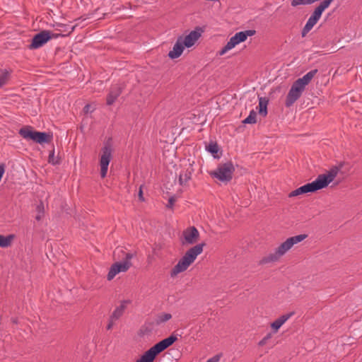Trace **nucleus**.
<instances>
[{
  "label": "nucleus",
  "instance_id": "393cba45",
  "mask_svg": "<svg viewBox=\"0 0 362 362\" xmlns=\"http://www.w3.org/2000/svg\"><path fill=\"white\" fill-rule=\"evenodd\" d=\"M206 150L211 153L214 158H219V156L217 155L219 147L216 142L211 141L206 146Z\"/></svg>",
  "mask_w": 362,
  "mask_h": 362
},
{
  "label": "nucleus",
  "instance_id": "5701e85b",
  "mask_svg": "<svg viewBox=\"0 0 362 362\" xmlns=\"http://www.w3.org/2000/svg\"><path fill=\"white\" fill-rule=\"evenodd\" d=\"M269 99L266 97L259 98V114L262 117H266L267 115V105Z\"/></svg>",
  "mask_w": 362,
  "mask_h": 362
},
{
  "label": "nucleus",
  "instance_id": "4be33fe9",
  "mask_svg": "<svg viewBox=\"0 0 362 362\" xmlns=\"http://www.w3.org/2000/svg\"><path fill=\"white\" fill-rule=\"evenodd\" d=\"M127 303H130V300L122 301L121 305L119 307H117L110 315L112 319L117 320L123 315L124 311L126 309V304Z\"/></svg>",
  "mask_w": 362,
  "mask_h": 362
},
{
  "label": "nucleus",
  "instance_id": "9b49d317",
  "mask_svg": "<svg viewBox=\"0 0 362 362\" xmlns=\"http://www.w3.org/2000/svg\"><path fill=\"white\" fill-rule=\"evenodd\" d=\"M50 39H52V32L49 30H42L33 36L28 47L30 49H37L44 45Z\"/></svg>",
  "mask_w": 362,
  "mask_h": 362
},
{
  "label": "nucleus",
  "instance_id": "bb28decb",
  "mask_svg": "<svg viewBox=\"0 0 362 362\" xmlns=\"http://www.w3.org/2000/svg\"><path fill=\"white\" fill-rule=\"evenodd\" d=\"M172 318V315L170 313H162L157 315L156 319V325L164 323Z\"/></svg>",
  "mask_w": 362,
  "mask_h": 362
},
{
  "label": "nucleus",
  "instance_id": "20e7f679",
  "mask_svg": "<svg viewBox=\"0 0 362 362\" xmlns=\"http://www.w3.org/2000/svg\"><path fill=\"white\" fill-rule=\"evenodd\" d=\"M205 245L204 243H202L189 249L178 261L177 264L171 269L170 276L173 278L178 274L186 271L194 262L197 256L203 252V248Z\"/></svg>",
  "mask_w": 362,
  "mask_h": 362
},
{
  "label": "nucleus",
  "instance_id": "f3484780",
  "mask_svg": "<svg viewBox=\"0 0 362 362\" xmlns=\"http://www.w3.org/2000/svg\"><path fill=\"white\" fill-rule=\"evenodd\" d=\"M133 257L134 255L132 253H125L124 260L123 262H115L114 264L116 266V267H117L119 272H127L132 265L130 260Z\"/></svg>",
  "mask_w": 362,
  "mask_h": 362
},
{
  "label": "nucleus",
  "instance_id": "c756f323",
  "mask_svg": "<svg viewBox=\"0 0 362 362\" xmlns=\"http://www.w3.org/2000/svg\"><path fill=\"white\" fill-rule=\"evenodd\" d=\"M153 327L152 324L146 325L145 324L143 325L139 332L141 335H148L152 332Z\"/></svg>",
  "mask_w": 362,
  "mask_h": 362
},
{
  "label": "nucleus",
  "instance_id": "9d476101",
  "mask_svg": "<svg viewBox=\"0 0 362 362\" xmlns=\"http://www.w3.org/2000/svg\"><path fill=\"white\" fill-rule=\"evenodd\" d=\"M305 88L297 81H294L290 88L285 101V105L287 107H291L293 103L300 98Z\"/></svg>",
  "mask_w": 362,
  "mask_h": 362
},
{
  "label": "nucleus",
  "instance_id": "b1692460",
  "mask_svg": "<svg viewBox=\"0 0 362 362\" xmlns=\"http://www.w3.org/2000/svg\"><path fill=\"white\" fill-rule=\"evenodd\" d=\"M11 70L0 69V88L8 81Z\"/></svg>",
  "mask_w": 362,
  "mask_h": 362
},
{
  "label": "nucleus",
  "instance_id": "e433bc0d",
  "mask_svg": "<svg viewBox=\"0 0 362 362\" xmlns=\"http://www.w3.org/2000/svg\"><path fill=\"white\" fill-rule=\"evenodd\" d=\"M221 358V355H215L212 358L207 360L206 362H218Z\"/></svg>",
  "mask_w": 362,
  "mask_h": 362
},
{
  "label": "nucleus",
  "instance_id": "a211bd4d",
  "mask_svg": "<svg viewBox=\"0 0 362 362\" xmlns=\"http://www.w3.org/2000/svg\"><path fill=\"white\" fill-rule=\"evenodd\" d=\"M293 313H289L286 315H283L274 321L271 324V327L274 330V332H276L278 329L284 325V323L288 320L292 315Z\"/></svg>",
  "mask_w": 362,
  "mask_h": 362
},
{
  "label": "nucleus",
  "instance_id": "dca6fc26",
  "mask_svg": "<svg viewBox=\"0 0 362 362\" xmlns=\"http://www.w3.org/2000/svg\"><path fill=\"white\" fill-rule=\"evenodd\" d=\"M184 48L183 43H182V36H180L174 45L173 50L169 52L168 57L171 59L178 58L182 54Z\"/></svg>",
  "mask_w": 362,
  "mask_h": 362
},
{
  "label": "nucleus",
  "instance_id": "f03ea898",
  "mask_svg": "<svg viewBox=\"0 0 362 362\" xmlns=\"http://www.w3.org/2000/svg\"><path fill=\"white\" fill-rule=\"evenodd\" d=\"M308 237L307 234H300L286 239L277 248L274 253H270L262 257L258 262L259 265H264L272 262H275L288 251L295 244L304 240Z\"/></svg>",
  "mask_w": 362,
  "mask_h": 362
},
{
  "label": "nucleus",
  "instance_id": "1a4fd4ad",
  "mask_svg": "<svg viewBox=\"0 0 362 362\" xmlns=\"http://www.w3.org/2000/svg\"><path fill=\"white\" fill-rule=\"evenodd\" d=\"M102 153L100 159V176L104 178L107 175L108 165L112 159V148L111 144L107 141L102 148Z\"/></svg>",
  "mask_w": 362,
  "mask_h": 362
},
{
  "label": "nucleus",
  "instance_id": "ea45409f",
  "mask_svg": "<svg viewBox=\"0 0 362 362\" xmlns=\"http://www.w3.org/2000/svg\"><path fill=\"white\" fill-rule=\"evenodd\" d=\"M59 36H64V35H62V34H55V33H52V38H57V37H58Z\"/></svg>",
  "mask_w": 362,
  "mask_h": 362
},
{
  "label": "nucleus",
  "instance_id": "f8f14e48",
  "mask_svg": "<svg viewBox=\"0 0 362 362\" xmlns=\"http://www.w3.org/2000/svg\"><path fill=\"white\" fill-rule=\"evenodd\" d=\"M183 240L182 245H193L197 243L199 238V233L194 226L187 228L182 232Z\"/></svg>",
  "mask_w": 362,
  "mask_h": 362
},
{
  "label": "nucleus",
  "instance_id": "cd10ccee",
  "mask_svg": "<svg viewBox=\"0 0 362 362\" xmlns=\"http://www.w3.org/2000/svg\"><path fill=\"white\" fill-rule=\"evenodd\" d=\"M257 113L254 110H252L250 115L243 121V124H255L257 122Z\"/></svg>",
  "mask_w": 362,
  "mask_h": 362
},
{
  "label": "nucleus",
  "instance_id": "aec40b11",
  "mask_svg": "<svg viewBox=\"0 0 362 362\" xmlns=\"http://www.w3.org/2000/svg\"><path fill=\"white\" fill-rule=\"evenodd\" d=\"M318 70L317 69H313L308 72L302 78H298L296 81L305 88V86L311 81V80L314 78Z\"/></svg>",
  "mask_w": 362,
  "mask_h": 362
},
{
  "label": "nucleus",
  "instance_id": "a19ab883",
  "mask_svg": "<svg viewBox=\"0 0 362 362\" xmlns=\"http://www.w3.org/2000/svg\"><path fill=\"white\" fill-rule=\"evenodd\" d=\"M35 219L40 221L41 219V216L40 214L36 216Z\"/></svg>",
  "mask_w": 362,
  "mask_h": 362
},
{
  "label": "nucleus",
  "instance_id": "4c0bfd02",
  "mask_svg": "<svg viewBox=\"0 0 362 362\" xmlns=\"http://www.w3.org/2000/svg\"><path fill=\"white\" fill-rule=\"evenodd\" d=\"M139 199L141 202H144V196H143V191H142V185L140 186L139 187Z\"/></svg>",
  "mask_w": 362,
  "mask_h": 362
},
{
  "label": "nucleus",
  "instance_id": "6e6552de",
  "mask_svg": "<svg viewBox=\"0 0 362 362\" xmlns=\"http://www.w3.org/2000/svg\"><path fill=\"white\" fill-rule=\"evenodd\" d=\"M256 31L255 30H247L236 33L235 35L229 40L227 44L219 51V55H223L228 50L235 47L237 45L245 42L247 37L254 35Z\"/></svg>",
  "mask_w": 362,
  "mask_h": 362
},
{
  "label": "nucleus",
  "instance_id": "39448f33",
  "mask_svg": "<svg viewBox=\"0 0 362 362\" xmlns=\"http://www.w3.org/2000/svg\"><path fill=\"white\" fill-rule=\"evenodd\" d=\"M177 340V338L175 335H170L151 347L136 362H153L158 355L173 345Z\"/></svg>",
  "mask_w": 362,
  "mask_h": 362
},
{
  "label": "nucleus",
  "instance_id": "a878e982",
  "mask_svg": "<svg viewBox=\"0 0 362 362\" xmlns=\"http://www.w3.org/2000/svg\"><path fill=\"white\" fill-rule=\"evenodd\" d=\"M13 235H9L8 236H4L0 235V247H7L11 244V241L13 239Z\"/></svg>",
  "mask_w": 362,
  "mask_h": 362
},
{
  "label": "nucleus",
  "instance_id": "412c9836",
  "mask_svg": "<svg viewBox=\"0 0 362 362\" xmlns=\"http://www.w3.org/2000/svg\"><path fill=\"white\" fill-rule=\"evenodd\" d=\"M193 172V169L192 167L186 169L185 171L182 172L179 175V183L182 186H185L187 185V182L191 180L192 174Z\"/></svg>",
  "mask_w": 362,
  "mask_h": 362
},
{
  "label": "nucleus",
  "instance_id": "473e14b6",
  "mask_svg": "<svg viewBox=\"0 0 362 362\" xmlns=\"http://www.w3.org/2000/svg\"><path fill=\"white\" fill-rule=\"evenodd\" d=\"M175 202H176V197L175 195L171 196L168 199V203L166 205V207L168 209H173Z\"/></svg>",
  "mask_w": 362,
  "mask_h": 362
},
{
  "label": "nucleus",
  "instance_id": "7ed1b4c3",
  "mask_svg": "<svg viewBox=\"0 0 362 362\" xmlns=\"http://www.w3.org/2000/svg\"><path fill=\"white\" fill-rule=\"evenodd\" d=\"M308 237L307 234H300L286 239L277 248L274 253H270L262 257L258 262L259 265H264L272 262H275L288 251L295 244L304 240Z\"/></svg>",
  "mask_w": 362,
  "mask_h": 362
},
{
  "label": "nucleus",
  "instance_id": "ddd939ff",
  "mask_svg": "<svg viewBox=\"0 0 362 362\" xmlns=\"http://www.w3.org/2000/svg\"><path fill=\"white\" fill-rule=\"evenodd\" d=\"M322 12L319 11L317 8H315L310 17L308 18L305 25L301 31L302 37H305L317 23L322 16Z\"/></svg>",
  "mask_w": 362,
  "mask_h": 362
},
{
  "label": "nucleus",
  "instance_id": "f257e3e1",
  "mask_svg": "<svg viewBox=\"0 0 362 362\" xmlns=\"http://www.w3.org/2000/svg\"><path fill=\"white\" fill-rule=\"evenodd\" d=\"M349 165L345 162H340L339 165L332 167L327 173L320 174L317 179L310 182L314 192L327 187L337 177L338 173L346 174L349 170Z\"/></svg>",
  "mask_w": 362,
  "mask_h": 362
},
{
  "label": "nucleus",
  "instance_id": "6ab92c4d",
  "mask_svg": "<svg viewBox=\"0 0 362 362\" xmlns=\"http://www.w3.org/2000/svg\"><path fill=\"white\" fill-rule=\"evenodd\" d=\"M308 192H314L313 190V188L311 187L310 182L307 183V184L297 188L296 189L292 191L288 194V197H293L298 196L300 194H306Z\"/></svg>",
  "mask_w": 362,
  "mask_h": 362
},
{
  "label": "nucleus",
  "instance_id": "58836bf2",
  "mask_svg": "<svg viewBox=\"0 0 362 362\" xmlns=\"http://www.w3.org/2000/svg\"><path fill=\"white\" fill-rule=\"evenodd\" d=\"M90 107H91L90 105H89V104L86 105L85 107H83V112L85 113H88L89 112H91Z\"/></svg>",
  "mask_w": 362,
  "mask_h": 362
},
{
  "label": "nucleus",
  "instance_id": "c9c22d12",
  "mask_svg": "<svg viewBox=\"0 0 362 362\" xmlns=\"http://www.w3.org/2000/svg\"><path fill=\"white\" fill-rule=\"evenodd\" d=\"M117 320L115 319H112V317L110 316V318H109V322L107 325V330H110L112 328L113 325H114V322L116 321Z\"/></svg>",
  "mask_w": 362,
  "mask_h": 362
},
{
  "label": "nucleus",
  "instance_id": "4468645a",
  "mask_svg": "<svg viewBox=\"0 0 362 362\" xmlns=\"http://www.w3.org/2000/svg\"><path fill=\"white\" fill-rule=\"evenodd\" d=\"M202 32L203 29L200 27H197L195 30L191 31L185 37L184 40L182 39V43H183L184 47L189 48L193 46L201 37Z\"/></svg>",
  "mask_w": 362,
  "mask_h": 362
},
{
  "label": "nucleus",
  "instance_id": "2f4dec72",
  "mask_svg": "<svg viewBox=\"0 0 362 362\" xmlns=\"http://www.w3.org/2000/svg\"><path fill=\"white\" fill-rule=\"evenodd\" d=\"M48 162L49 163L53 164V165H56V164H59V160L58 157L56 158L54 156V148L49 152V157H48Z\"/></svg>",
  "mask_w": 362,
  "mask_h": 362
},
{
  "label": "nucleus",
  "instance_id": "423d86ee",
  "mask_svg": "<svg viewBox=\"0 0 362 362\" xmlns=\"http://www.w3.org/2000/svg\"><path fill=\"white\" fill-rule=\"evenodd\" d=\"M19 134L26 139H30L38 144L50 143L52 140V134L34 131L33 127L26 126L19 130Z\"/></svg>",
  "mask_w": 362,
  "mask_h": 362
},
{
  "label": "nucleus",
  "instance_id": "0eeeda50",
  "mask_svg": "<svg viewBox=\"0 0 362 362\" xmlns=\"http://www.w3.org/2000/svg\"><path fill=\"white\" fill-rule=\"evenodd\" d=\"M235 168L231 161L218 164L216 170L210 173L212 177H215L223 182H228L233 178Z\"/></svg>",
  "mask_w": 362,
  "mask_h": 362
},
{
  "label": "nucleus",
  "instance_id": "79ce46f5",
  "mask_svg": "<svg viewBox=\"0 0 362 362\" xmlns=\"http://www.w3.org/2000/svg\"><path fill=\"white\" fill-rule=\"evenodd\" d=\"M58 26H59V27H64L65 25H64V24H59Z\"/></svg>",
  "mask_w": 362,
  "mask_h": 362
},
{
  "label": "nucleus",
  "instance_id": "c85d7f7f",
  "mask_svg": "<svg viewBox=\"0 0 362 362\" xmlns=\"http://www.w3.org/2000/svg\"><path fill=\"white\" fill-rule=\"evenodd\" d=\"M118 273H119V272L118 271L117 267H116V266L113 264L111 266L110 271L107 275V280L111 281Z\"/></svg>",
  "mask_w": 362,
  "mask_h": 362
},
{
  "label": "nucleus",
  "instance_id": "72a5a7b5",
  "mask_svg": "<svg viewBox=\"0 0 362 362\" xmlns=\"http://www.w3.org/2000/svg\"><path fill=\"white\" fill-rule=\"evenodd\" d=\"M272 337V334H267V336H265L262 340H260L258 343V345L260 346H263L265 345L267 342V341Z\"/></svg>",
  "mask_w": 362,
  "mask_h": 362
},
{
  "label": "nucleus",
  "instance_id": "7c9ffc66",
  "mask_svg": "<svg viewBox=\"0 0 362 362\" xmlns=\"http://www.w3.org/2000/svg\"><path fill=\"white\" fill-rule=\"evenodd\" d=\"M334 0H324L315 8H317V10H319V11L322 13L326 8H327L329 6L331 3Z\"/></svg>",
  "mask_w": 362,
  "mask_h": 362
},
{
  "label": "nucleus",
  "instance_id": "2eb2a0df",
  "mask_svg": "<svg viewBox=\"0 0 362 362\" xmlns=\"http://www.w3.org/2000/svg\"><path fill=\"white\" fill-rule=\"evenodd\" d=\"M122 88L117 86H113L111 87L109 93L107 95L106 104L107 105H112L117 98L121 95Z\"/></svg>",
  "mask_w": 362,
  "mask_h": 362
},
{
  "label": "nucleus",
  "instance_id": "f704fd0d",
  "mask_svg": "<svg viewBox=\"0 0 362 362\" xmlns=\"http://www.w3.org/2000/svg\"><path fill=\"white\" fill-rule=\"evenodd\" d=\"M36 211L39 213V214H44V204L43 202L41 201L40 203L36 206Z\"/></svg>",
  "mask_w": 362,
  "mask_h": 362
}]
</instances>
